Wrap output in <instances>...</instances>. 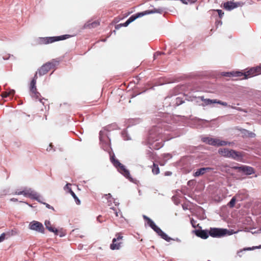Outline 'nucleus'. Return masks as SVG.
Listing matches in <instances>:
<instances>
[{
  "mask_svg": "<svg viewBox=\"0 0 261 261\" xmlns=\"http://www.w3.org/2000/svg\"><path fill=\"white\" fill-rule=\"evenodd\" d=\"M229 108H231L232 109H236L237 110H239V111H242V109L240 108H237V107H234V106H227Z\"/></svg>",
  "mask_w": 261,
  "mask_h": 261,
  "instance_id": "de8ad7c7",
  "label": "nucleus"
},
{
  "mask_svg": "<svg viewBox=\"0 0 261 261\" xmlns=\"http://www.w3.org/2000/svg\"><path fill=\"white\" fill-rule=\"evenodd\" d=\"M105 196L106 197V198L107 199H109L110 198H111L112 197V195L111 194H106L105 195Z\"/></svg>",
  "mask_w": 261,
  "mask_h": 261,
  "instance_id": "603ef678",
  "label": "nucleus"
},
{
  "mask_svg": "<svg viewBox=\"0 0 261 261\" xmlns=\"http://www.w3.org/2000/svg\"><path fill=\"white\" fill-rule=\"evenodd\" d=\"M228 170L230 172H231L232 174H233V172L234 171L240 173H243L246 175H251L254 173V170L252 167L246 165L232 166L229 167Z\"/></svg>",
  "mask_w": 261,
  "mask_h": 261,
  "instance_id": "0eeeda50",
  "label": "nucleus"
},
{
  "mask_svg": "<svg viewBox=\"0 0 261 261\" xmlns=\"http://www.w3.org/2000/svg\"><path fill=\"white\" fill-rule=\"evenodd\" d=\"M214 200H215V201H220V200H221V198H220V197H219V199H215Z\"/></svg>",
  "mask_w": 261,
  "mask_h": 261,
  "instance_id": "bf43d9fd",
  "label": "nucleus"
},
{
  "mask_svg": "<svg viewBox=\"0 0 261 261\" xmlns=\"http://www.w3.org/2000/svg\"><path fill=\"white\" fill-rule=\"evenodd\" d=\"M221 75L223 76L226 77H236L234 80H238L240 79V78H241L242 71H233L231 72H223L221 73Z\"/></svg>",
  "mask_w": 261,
  "mask_h": 261,
  "instance_id": "f3484780",
  "label": "nucleus"
},
{
  "mask_svg": "<svg viewBox=\"0 0 261 261\" xmlns=\"http://www.w3.org/2000/svg\"><path fill=\"white\" fill-rule=\"evenodd\" d=\"M143 16H144L143 12H139L132 15L127 20L129 21L130 23H131L135 20H136L137 18L142 17Z\"/></svg>",
  "mask_w": 261,
  "mask_h": 261,
  "instance_id": "393cba45",
  "label": "nucleus"
},
{
  "mask_svg": "<svg viewBox=\"0 0 261 261\" xmlns=\"http://www.w3.org/2000/svg\"><path fill=\"white\" fill-rule=\"evenodd\" d=\"M234 232L225 228H213V238H221L232 234Z\"/></svg>",
  "mask_w": 261,
  "mask_h": 261,
  "instance_id": "f8f14e48",
  "label": "nucleus"
},
{
  "mask_svg": "<svg viewBox=\"0 0 261 261\" xmlns=\"http://www.w3.org/2000/svg\"><path fill=\"white\" fill-rule=\"evenodd\" d=\"M171 126L166 125L164 128H161L160 126L152 127L149 132V135L147 140V144L149 145L150 149H159L163 146V133L165 134V130H170Z\"/></svg>",
  "mask_w": 261,
  "mask_h": 261,
  "instance_id": "f257e3e1",
  "label": "nucleus"
},
{
  "mask_svg": "<svg viewBox=\"0 0 261 261\" xmlns=\"http://www.w3.org/2000/svg\"><path fill=\"white\" fill-rule=\"evenodd\" d=\"M152 172L155 175H157L160 173V168L157 164L153 163L152 167Z\"/></svg>",
  "mask_w": 261,
  "mask_h": 261,
  "instance_id": "c85d7f7f",
  "label": "nucleus"
},
{
  "mask_svg": "<svg viewBox=\"0 0 261 261\" xmlns=\"http://www.w3.org/2000/svg\"><path fill=\"white\" fill-rule=\"evenodd\" d=\"M40 199H41V201H42V202H40L41 203H42L44 205H45V206L47 208H49V209H51L53 211H55V209L54 208L50 205L49 204L47 203H45V202H44L42 201V199H43V198L41 196V198H40Z\"/></svg>",
  "mask_w": 261,
  "mask_h": 261,
  "instance_id": "f704fd0d",
  "label": "nucleus"
},
{
  "mask_svg": "<svg viewBox=\"0 0 261 261\" xmlns=\"http://www.w3.org/2000/svg\"><path fill=\"white\" fill-rule=\"evenodd\" d=\"M44 225L47 229L50 232H54L56 236L58 234V229L53 227L50 222L49 220H45L44 222Z\"/></svg>",
  "mask_w": 261,
  "mask_h": 261,
  "instance_id": "412c9836",
  "label": "nucleus"
},
{
  "mask_svg": "<svg viewBox=\"0 0 261 261\" xmlns=\"http://www.w3.org/2000/svg\"><path fill=\"white\" fill-rule=\"evenodd\" d=\"M111 161L121 174L123 175L126 178L130 179V181H132V178L130 177L129 172L125 168L123 165L121 164L119 161L114 158V156H112L111 158Z\"/></svg>",
  "mask_w": 261,
  "mask_h": 261,
  "instance_id": "423d86ee",
  "label": "nucleus"
},
{
  "mask_svg": "<svg viewBox=\"0 0 261 261\" xmlns=\"http://www.w3.org/2000/svg\"><path fill=\"white\" fill-rule=\"evenodd\" d=\"M190 221H191V223L192 226L194 228H196V227H199L200 228H201V227L199 226V224H197L196 220H195L192 218L191 219Z\"/></svg>",
  "mask_w": 261,
  "mask_h": 261,
  "instance_id": "473e14b6",
  "label": "nucleus"
},
{
  "mask_svg": "<svg viewBox=\"0 0 261 261\" xmlns=\"http://www.w3.org/2000/svg\"><path fill=\"white\" fill-rule=\"evenodd\" d=\"M228 158H231L238 162H242L244 155L242 152L237 151L233 149H230Z\"/></svg>",
  "mask_w": 261,
  "mask_h": 261,
  "instance_id": "2eb2a0df",
  "label": "nucleus"
},
{
  "mask_svg": "<svg viewBox=\"0 0 261 261\" xmlns=\"http://www.w3.org/2000/svg\"><path fill=\"white\" fill-rule=\"evenodd\" d=\"M164 54V53L163 52L157 51L154 54V58L155 59L157 58V57L161 56V55H163Z\"/></svg>",
  "mask_w": 261,
  "mask_h": 261,
  "instance_id": "37998d69",
  "label": "nucleus"
},
{
  "mask_svg": "<svg viewBox=\"0 0 261 261\" xmlns=\"http://www.w3.org/2000/svg\"><path fill=\"white\" fill-rule=\"evenodd\" d=\"M236 202V198L234 197H232L229 201L228 205L230 207H233L234 206Z\"/></svg>",
  "mask_w": 261,
  "mask_h": 261,
  "instance_id": "e433bc0d",
  "label": "nucleus"
},
{
  "mask_svg": "<svg viewBox=\"0 0 261 261\" xmlns=\"http://www.w3.org/2000/svg\"><path fill=\"white\" fill-rule=\"evenodd\" d=\"M147 224L152 229L156 225L154 222L151 219L147 221Z\"/></svg>",
  "mask_w": 261,
  "mask_h": 261,
  "instance_id": "ea45409f",
  "label": "nucleus"
},
{
  "mask_svg": "<svg viewBox=\"0 0 261 261\" xmlns=\"http://www.w3.org/2000/svg\"><path fill=\"white\" fill-rule=\"evenodd\" d=\"M214 103H218L220 104L223 106L226 107L228 106L227 103L226 102H223L221 100H217V99H213V104Z\"/></svg>",
  "mask_w": 261,
  "mask_h": 261,
  "instance_id": "2f4dec72",
  "label": "nucleus"
},
{
  "mask_svg": "<svg viewBox=\"0 0 261 261\" xmlns=\"http://www.w3.org/2000/svg\"><path fill=\"white\" fill-rule=\"evenodd\" d=\"M195 100L197 102L199 103V105H201L202 106H207L212 103V99L209 98L204 99V97L202 96L196 97L195 98Z\"/></svg>",
  "mask_w": 261,
  "mask_h": 261,
  "instance_id": "6ab92c4d",
  "label": "nucleus"
},
{
  "mask_svg": "<svg viewBox=\"0 0 261 261\" xmlns=\"http://www.w3.org/2000/svg\"><path fill=\"white\" fill-rule=\"evenodd\" d=\"M129 23H130V22H129V21L128 20H127L124 23H121L120 24L117 25L116 27V29H118L119 26H122V27H127Z\"/></svg>",
  "mask_w": 261,
  "mask_h": 261,
  "instance_id": "58836bf2",
  "label": "nucleus"
},
{
  "mask_svg": "<svg viewBox=\"0 0 261 261\" xmlns=\"http://www.w3.org/2000/svg\"><path fill=\"white\" fill-rule=\"evenodd\" d=\"M114 203H115V205H118V204H119V203H117V202H114Z\"/></svg>",
  "mask_w": 261,
  "mask_h": 261,
  "instance_id": "e2e57ef3",
  "label": "nucleus"
},
{
  "mask_svg": "<svg viewBox=\"0 0 261 261\" xmlns=\"http://www.w3.org/2000/svg\"><path fill=\"white\" fill-rule=\"evenodd\" d=\"M242 74L241 78H240V80L247 79L261 74V65L259 66L252 68L247 72H242Z\"/></svg>",
  "mask_w": 261,
  "mask_h": 261,
  "instance_id": "9b49d317",
  "label": "nucleus"
},
{
  "mask_svg": "<svg viewBox=\"0 0 261 261\" xmlns=\"http://www.w3.org/2000/svg\"><path fill=\"white\" fill-rule=\"evenodd\" d=\"M139 194L140 195V194H141L140 191H139Z\"/></svg>",
  "mask_w": 261,
  "mask_h": 261,
  "instance_id": "0e129e2a",
  "label": "nucleus"
},
{
  "mask_svg": "<svg viewBox=\"0 0 261 261\" xmlns=\"http://www.w3.org/2000/svg\"><path fill=\"white\" fill-rule=\"evenodd\" d=\"M71 186V184H67L64 187V190H68V192L71 194L72 196L73 197V198L75 199V201L76 203V204H79L80 203V200L77 198L75 194L72 191L71 188L70 187Z\"/></svg>",
  "mask_w": 261,
  "mask_h": 261,
  "instance_id": "4be33fe9",
  "label": "nucleus"
},
{
  "mask_svg": "<svg viewBox=\"0 0 261 261\" xmlns=\"http://www.w3.org/2000/svg\"><path fill=\"white\" fill-rule=\"evenodd\" d=\"M171 174H172V172H170V171H166L165 173V176H170Z\"/></svg>",
  "mask_w": 261,
  "mask_h": 261,
  "instance_id": "8fccbe9b",
  "label": "nucleus"
},
{
  "mask_svg": "<svg viewBox=\"0 0 261 261\" xmlns=\"http://www.w3.org/2000/svg\"><path fill=\"white\" fill-rule=\"evenodd\" d=\"M108 127H105L100 131L99 137L101 147L110 154L111 159L112 156L115 158V155L114 154L112 155L111 154L112 148L111 147L110 139L109 137V130L108 129Z\"/></svg>",
  "mask_w": 261,
  "mask_h": 261,
  "instance_id": "7ed1b4c3",
  "label": "nucleus"
},
{
  "mask_svg": "<svg viewBox=\"0 0 261 261\" xmlns=\"http://www.w3.org/2000/svg\"><path fill=\"white\" fill-rule=\"evenodd\" d=\"M166 10V8L163 7H160L158 8H153L151 10H147L145 11H143L144 15L153 14V13H159L162 14L164 11Z\"/></svg>",
  "mask_w": 261,
  "mask_h": 261,
  "instance_id": "aec40b11",
  "label": "nucleus"
},
{
  "mask_svg": "<svg viewBox=\"0 0 261 261\" xmlns=\"http://www.w3.org/2000/svg\"><path fill=\"white\" fill-rule=\"evenodd\" d=\"M113 210L115 211V214L116 217L118 216V213L116 211L115 208L114 207L111 208Z\"/></svg>",
  "mask_w": 261,
  "mask_h": 261,
  "instance_id": "5fc2aeb1",
  "label": "nucleus"
},
{
  "mask_svg": "<svg viewBox=\"0 0 261 261\" xmlns=\"http://www.w3.org/2000/svg\"><path fill=\"white\" fill-rule=\"evenodd\" d=\"M26 204H28L30 207H33L32 205V204H29L27 202H25Z\"/></svg>",
  "mask_w": 261,
  "mask_h": 261,
  "instance_id": "052dcab7",
  "label": "nucleus"
},
{
  "mask_svg": "<svg viewBox=\"0 0 261 261\" xmlns=\"http://www.w3.org/2000/svg\"><path fill=\"white\" fill-rule=\"evenodd\" d=\"M257 249H260L261 248V245L258 246Z\"/></svg>",
  "mask_w": 261,
  "mask_h": 261,
  "instance_id": "680f3d73",
  "label": "nucleus"
},
{
  "mask_svg": "<svg viewBox=\"0 0 261 261\" xmlns=\"http://www.w3.org/2000/svg\"><path fill=\"white\" fill-rule=\"evenodd\" d=\"M99 25L98 21H94L91 23L87 22L85 24V28H94Z\"/></svg>",
  "mask_w": 261,
  "mask_h": 261,
  "instance_id": "cd10ccee",
  "label": "nucleus"
},
{
  "mask_svg": "<svg viewBox=\"0 0 261 261\" xmlns=\"http://www.w3.org/2000/svg\"><path fill=\"white\" fill-rule=\"evenodd\" d=\"M6 235L7 234L5 232L1 234L0 236V243L5 240V239H7Z\"/></svg>",
  "mask_w": 261,
  "mask_h": 261,
  "instance_id": "a19ab883",
  "label": "nucleus"
},
{
  "mask_svg": "<svg viewBox=\"0 0 261 261\" xmlns=\"http://www.w3.org/2000/svg\"><path fill=\"white\" fill-rule=\"evenodd\" d=\"M122 136L124 140H129L130 139V137L127 134V132L126 130H123L122 132Z\"/></svg>",
  "mask_w": 261,
  "mask_h": 261,
  "instance_id": "7c9ffc66",
  "label": "nucleus"
},
{
  "mask_svg": "<svg viewBox=\"0 0 261 261\" xmlns=\"http://www.w3.org/2000/svg\"><path fill=\"white\" fill-rule=\"evenodd\" d=\"M232 143L226 142L225 141H221L217 139H213V145L217 146H225L226 145H230Z\"/></svg>",
  "mask_w": 261,
  "mask_h": 261,
  "instance_id": "5701e85b",
  "label": "nucleus"
},
{
  "mask_svg": "<svg viewBox=\"0 0 261 261\" xmlns=\"http://www.w3.org/2000/svg\"><path fill=\"white\" fill-rule=\"evenodd\" d=\"M59 62L56 59H53L50 62L46 63L38 69L37 74L38 73L40 76L45 74L50 69L58 65Z\"/></svg>",
  "mask_w": 261,
  "mask_h": 261,
  "instance_id": "6e6552de",
  "label": "nucleus"
},
{
  "mask_svg": "<svg viewBox=\"0 0 261 261\" xmlns=\"http://www.w3.org/2000/svg\"><path fill=\"white\" fill-rule=\"evenodd\" d=\"M52 146H53L52 144L50 143L49 144V147L46 149L47 151H50L52 148Z\"/></svg>",
  "mask_w": 261,
  "mask_h": 261,
  "instance_id": "6e6d98bb",
  "label": "nucleus"
},
{
  "mask_svg": "<svg viewBox=\"0 0 261 261\" xmlns=\"http://www.w3.org/2000/svg\"><path fill=\"white\" fill-rule=\"evenodd\" d=\"M9 95L10 96H13L15 93V91L14 90H10L9 92Z\"/></svg>",
  "mask_w": 261,
  "mask_h": 261,
  "instance_id": "a18cd8bd",
  "label": "nucleus"
},
{
  "mask_svg": "<svg viewBox=\"0 0 261 261\" xmlns=\"http://www.w3.org/2000/svg\"><path fill=\"white\" fill-rule=\"evenodd\" d=\"M196 236L203 239H207L209 236L212 237V228L211 227L208 231L206 230L196 229L192 231Z\"/></svg>",
  "mask_w": 261,
  "mask_h": 261,
  "instance_id": "4468645a",
  "label": "nucleus"
},
{
  "mask_svg": "<svg viewBox=\"0 0 261 261\" xmlns=\"http://www.w3.org/2000/svg\"><path fill=\"white\" fill-rule=\"evenodd\" d=\"M37 79V72L36 73L33 79L32 80L30 84V91L31 92V96L35 98L36 99H39L40 102L44 104L43 100H45L44 98H40L41 95L40 93L37 91L36 87V80Z\"/></svg>",
  "mask_w": 261,
  "mask_h": 261,
  "instance_id": "9d476101",
  "label": "nucleus"
},
{
  "mask_svg": "<svg viewBox=\"0 0 261 261\" xmlns=\"http://www.w3.org/2000/svg\"><path fill=\"white\" fill-rule=\"evenodd\" d=\"M29 228L42 233H44V228L43 224L38 221H33L29 225Z\"/></svg>",
  "mask_w": 261,
  "mask_h": 261,
  "instance_id": "ddd939ff",
  "label": "nucleus"
},
{
  "mask_svg": "<svg viewBox=\"0 0 261 261\" xmlns=\"http://www.w3.org/2000/svg\"><path fill=\"white\" fill-rule=\"evenodd\" d=\"M10 200H11V201H14V202H16V201H18L17 199L15 198H11V199H10Z\"/></svg>",
  "mask_w": 261,
  "mask_h": 261,
  "instance_id": "4d7b16f0",
  "label": "nucleus"
},
{
  "mask_svg": "<svg viewBox=\"0 0 261 261\" xmlns=\"http://www.w3.org/2000/svg\"><path fill=\"white\" fill-rule=\"evenodd\" d=\"M257 247H257V246H253L252 247L244 248L243 249H240L239 251H238L237 255H238V256H239V257H242V254H241V253L244 252V251H246L253 250L256 249H257Z\"/></svg>",
  "mask_w": 261,
  "mask_h": 261,
  "instance_id": "a878e982",
  "label": "nucleus"
},
{
  "mask_svg": "<svg viewBox=\"0 0 261 261\" xmlns=\"http://www.w3.org/2000/svg\"><path fill=\"white\" fill-rule=\"evenodd\" d=\"M152 229L156 232V233L160 236L163 239L165 240L167 242H170L171 240L173 239L170 237H168V236L163 232L162 229L159 228L158 226L155 225V227L152 228Z\"/></svg>",
  "mask_w": 261,
  "mask_h": 261,
  "instance_id": "dca6fc26",
  "label": "nucleus"
},
{
  "mask_svg": "<svg viewBox=\"0 0 261 261\" xmlns=\"http://www.w3.org/2000/svg\"><path fill=\"white\" fill-rule=\"evenodd\" d=\"M184 89L183 85H178L176 87L171 93L165 97L164 103L166 107L175 108L185 102V95L180 93V91Z\"/></svg>",
  "mask_w": 261,
  "mask_h": 261,
  "instance_id": "f03ea898",
  "label": "nucleus"
},
{
  "mask_svg": "<svg viewBox=\"0 0 261 261\" xmlns=\"http://www.w3.org/2000/svg\"><path fill=\"white\" fill-rule=\"evenodd\" d=\"M210 170H211V168L209 167L201 168L197 170V171L194 173V175L195 177L199 176L200 175H203L204 173Z\"/></svg>",
  "mask_w": 261,
  "mask_h": 261,
  "instance_id": "b1692460",
  "label": "nucleus"
},
{
  "mask_svg": "<svg viewBox=\"0 0 261 261\" xmlns=\"http://www.w3.org/2000/svg\"><path fill=\"white\" fill-rule=\"evenodd\" d=\"M69 37V35H64L57 37H39L36 41L39 44H47L55 41L65 40Z\"/></svg>",
  "mask_w": 261,
  "mask_h": 261,
  "instance_id": "39448f33",
  "label": "nucleus"
},
{
  "mask_svg": "<svg viewBox=\"0 0 261 261\" xmlns=\"http://www.w3.org/2000/svg\"><path fill=\"white\" fill-rule=\"evenodd\" d=\"M143 218H144V220H146V221H149V220H150V219L149 217H147V216H146V215H143Z\"/></svg>",
  "mask_w": 261,
  "mask_h": 261,
  "instance_id": "864d4df0",
  "label": "nucleus"
},
{
  "mask_svg": "<svg viewBox=\"0 0 261 261\" xmlns=\"http://www.w3.org/2000/svg\"><path fill=\"white\" fill-rule=\"evenodd\" d=\"M123 234L121 232H118L115 234V237L113 239L110 248L111 250H119L121 248L123 244Z\"/></svg>",
  "mask_w": 261,
  "mask_h": 261,
  "instance_id": "1a4fd4ad",
  "label": "nucleus"
},
{
  "mask_svg": "<svg viewBox=\"0 0 261 261\" xmlns=\"http://www.w3.org/2000/svg\"><path fill=\"white\" fill-rule=\"evenodd\" d=\"M230 149L228 148H220L218 150V152L220 154H221L222 156L228 158L229 156Z\"/></svg>",
  "mask_w": 261,
  "mask_h": 261,
  "instance_id": "bb28decb",
  "label": "nucleus"
},
{
  "mask_svg": "<svg viewBox=\"0 0 261 261\" xmlns=\"http://www.w3.org/2000/svg\"><path fill=\"white\" fill-rule=\"evenodd\" d=\"M222 24V22L221 20H216L215 25L217 28L218 27L219 25H221Z\"/></svg>",
  "mask_w": 261,
  "mask_h": 261,
  "instance_id": "79ce46f5",
  "label": "nucleus"
},
{
  "mask_svg": "<svg viewBox=\"0 0 261 261\" xmlns=\"http://www.w3.org/2000/svg\"><path fill=\"white\" fill-rule=\"evenodd\" d=\"M198 122L199 123L203 125L202 126H207L208 125L207 124L209 123L208 121L204 119H198Z\"/></svg>",
  "mask_w": 261,
  "mask_h": 261,
  "instance_id": "72a5a7b5",
  "label": "nucleus"
},
{
  "mask_svg": "<svg viewBox=\"0 0 261 261\" xmlns=\"http://www.w3.org/2000/svg\"><path fill=\"white\" fill-rule=\"evenodd\" d=\"M14 194L18 195H23L25 197H28L31 199L36 200L39 202H42L40 199L41 196L38 193L33 190L31 188H24L22 191H19L18 190L15 192Z\"/></svg>",
  "mask_w": 261,
  "mask_h": 261,
  "instance_id": "20e7f679",
  "label": "nucleus"
},
{
  "mask_svg": "<svg viewBox=\"0 0 261 261\" xmlns=\"http://www.w3.org/2000/svg\"><path fill=\"white\" fill-rule=\"evenodd\" d=\"M216 11L218 12L220 18H221L224 14V13L221 10H217Z\"/></svg>",
  "mask_w": 261,
  "mask_h": 261,
  "instance_id": "c03bdc74",
  "label": "nucleus"
},
{
  "mask_svg": "<svg viewBox=\"0 0 261 261\" xmlns=\"http://www.w3.org/2000/svg\"><path fill=\"white\" fill-rule=\"evenodd\" d=\"M243 252L241 253V254H242V256L243 255Z\"/></svg>",
  "mask_w": 261,
  "mask_h": 261,
  "instance_id": "69168bd1",
  "label": "nucleus"
},
{
  "mask_svg": "<svg viewBox=\"0 0 261 261\" xmlns=\"http://www.w3.org/2000/svg\"><path fill=\"white\" fill-rule=\"evenodd\" d=\"M242 3L241 2H227L224 4V8L225 9L228 11H231L232 9L236 8L239 6H242Z\"/></svg>",
  "mask_w": 261,
  "mask_h": 261,
  "instance_id": "a211bd4d",
  "label": "nucleus"
},
{
  "mask_svg": "<svg viewBox=\"0 0 261 261\" xmlns=\"http://www.w3.org/2000/svg\"><path fill=\"white\" fill-rule=\"evenodd\" d=\"M7 234L6 237L7 239L10 236L15 235L16 234V232L15 230H12L11 231L8 232L6 233Z\"/></svg>",
  "mask_w": 261,
  "mask_h": 261,
  "instance_id": "4c0bfd02",
  "label": "nucleus"
},
{
  "mask_svg": "<svg viewBox=\"0 0 261 261\" xmlns=\"http://www.w3.org/2000/svg\"><path fill=\"white\" fill-rule=\"evenodd\" d=\"M9 96V93L8 92H5L2 93V97H7Z\"/></svg>",
  "mask_w": 261,
  "mask_h": 261,
  "instance_id": "49530a36",
  "label": "nucleus"
},
{
  "mask_svg": "<svg viewBox=\"0 0 261 261\" xmlns=\"http://www.w3.org/2000/svg\"><path fill=\"white\" fill-rule=\"evenodd\" d=\"M203 142L209 145H212V138L210 137H203L202 138Z\"/></svg>",
  "mask_w": 261,
  "mask_h": 261,
  "instance_id": "c756f323",
  "label": "nucleus"
},
{
  "mask_svg": "<svg viewBox=\"0 0 261 261\" xmlns=\"http://www.w3.org/2000/svg\"><path fill=\"white\" fill-rule=\"evenodd\" d=\"M244 131L245 132V135H248L249 137L251 138H253L255 136V134L252 132H250L247 130L244 129Z\"/></svg>",
  "mask_w": 261,
  "mask_h": 261,
  "instance_id": "c9c22d12",
  "label": "nucleus"
},
{
  "mask_svg": "<svg viewBox=\"0 0 261 261\" xmlns=\"http://www.w3.org/2000/svg\"><path fill=\"white\" fill-rule=\"evenodd\" d=\"M10 57V55H9V56L8 57H4L3 59H4V60H7V59H8Z\"/></svg>",
  "mask_w": 261,
  "mask_h": 261,
  "instance_id": "13d9d810",
  "label": "nucleus"
},
{
  "mask_svg": "<svg viewBox=\"0 0 261 261\" xmlns=\"http://www.w3.org/2000/svg\"><path fill=\"white\" fill-rule=\"evenodd\" d=\"M171 155L169 153L164 154V158H171Z\"/></svg>",
  "mask_w": 261,
  "mask_h": 261,
  "instance_id": "3c124183",
  "label": "nucleus"
},
{
  "mask_svg": "<svg viewBox=\"0 0 261 261\" xmlns=\"http://www.w3.org/2000/svg\"><path fill=\"white\" fill-rule=\"evenodd\" d=\"M58 235H59V236H60V237H63V236H65V233H63V232H62V231L59 232V231L58 230Z\"/></svg>",
  "mask_w": 261,
  "mask_h": 261,
  "instance_id": "09e8293b",
  "label": "nucleus"
}]
</instances>
